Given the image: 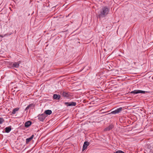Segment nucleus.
I'll return each instance as SVG.
<instances>
[{
  "mask_svg": "<svg viewBox=\"0 0 153 153\" xmlns=\"http://www.w3.org/2000/svg\"><path fill=\"white\" fill-rule=\"evenodd\" d=\"M109 9L105 6L103 7L98 13V17L100 19L106 16L108 14Z\"/></svg>",
  "mask_w": 153,
  "mask_h": 153,
  "instance_id": "1",
  "label": "nucleus"
},
{
  "mask_svg": "<svg viewBox=\"0 0 153 153\" xmlns=\"http://www.w3.org/2000/svg\"><path fill=\"white\" fill-rule=\"evenodd\" d=\"M122 107H120L117 108L115 110L111 111L110 113H108V114H116L119 113L122 110Z\"/></svg>",
  "mask_w": 153,
  "mask_h": 153,
  "instance_id": "2",
  "label": "nucleus"
},
{
  "mask_svg": "<svg viewBox=\"0 0 153 153\" xmlns=\"http://www.w3.org/2000/svg\"><path fill=\"white\" fill-rule=\"evenodd\" d=\"M146 91H144L140 90H135L131 92V94H136L138 93H143L145 94Z\"/></svg>",
  "mask_w": 153,
  "mask_h": 153,
  "instance_id": "3",
  "label": "nucleus"
},
{
  "mask_svg": "<svg viewBox=\"0 0 153 153\" xmlns=\"http://www.w3.org/2000/svg\"><path fill=\"white\" fill-rule=\"evenodd\" d=\"M65 104L67 106H76V103L75 102H65Z\"/></svg>",
  "mask_w": 153,
  "mask_h": 153,
  "instance_id": "4",
  "label": "nucleus"
},
{
  "mask_svg": "<svg viewBox=\"0 0 153 153\" xmlns=\"http://www.w3.org/2000/svg\"><path fill=\"white\" fill-rule=\"evenodd\" d=\"M62 95L64 97L67 99H69L71 98V95L68 93L65 92H63L62 93Z\"/></svg>",
  "mask_w": 153,
  "mask_h": 153,
  "instance_id": "5",
  "label": "nucleus"
},
{
  "mask_svg": "<svg viewBox=\"0 0 153 153\" xmlns=\"http://www.w3.org/2000/svg\"><path fill=\"white\" fill-rule=\"evenodd\" d=\"M89 145V142L85 141L84 142L82 149V151H83L85 150Z\"/></svg>",
  "mask_w": 153,
  "mask_h": 153,
  "instance_id": "6",
  "label": "nucleus"
},
{
  "mask_svg": "<svg viewBox=\"0 0 153 153\" xmlns=\"http://www.w3.org/2000/svg\"><path fill=\"white\" fill-rule=\"evenodd\" d=\"M114 127V126L111 124L109 126L105 128L104 129V131H109L112 129Z\"/></svg>",
  "mask_w": 153,
  "mask_h": 153,
  "instance_id": "7",
  "label": "nucleus"
},
{
  "mask_svg": "<svg viewBox=\"0 0 153 153\" xmlns=\"http://www.w3.org/2000/svg\"><path fill=\"white\" fill-rule=\"evenodd\" d=\"M44 114H42L39 116L38 119L41 121H43L45 118V116Z\"/></svg>",
  "mask_w": 153,
  "mask_h": 153,
  "instance_id": "8",
  "label": "nucleus"
},
{
  "mask_svg": "<svg viewBox=\"0 0 153 153\" xmlns=\"http://www.w3.org/2000/svg\"><path fill=\"white\" fill-rule=\"evenodd\" d=\"M34 137V135H32L30 137L27 138L26 140V143L27 144H28L29 142L32 140Z\"/></svg>",
  "mask_w": 153,
  "mask_h": 153,
  "instance_id": "9",
  "label": "nucleus"
},
{
  "mask_svg": "<svg viewBox=\"0 0 153 153\" xmlns=\"http://www.w3.org/2000/svg\"><path fill=\"white\" fill-rule=\"evenodd\" d=\"M53 98L55 100H59L60 98V96L59 94H54L53 96Z\"/></svg>",
  "mask_w": 153,
  "mask_h": 153,
  "instance_id": "10",
  "label": "nucleus"
},
{
  "mask_svg": "<svg viewBox=\"0 0 153 153\" xmlns=\"http://www.w3.org/2000/svg\"><path fill=\"white\" fill-rule=\"evenodd\" d=\"M31 124V122L30 121H28L26 122L25 124V126L26 127H28Z\"/></svg>",
  "mask_w": 153,
  "mask_h": 153,
  "instance_id": "11",
  "label": "nucleus"
},
{
  "mask_svg": "<svg viewBox=\"0 0 153 153\" xmlns=\"http://www.w3.org/2000/svg\"><path fill=\"white\" fill-rule=\"evenodd\" d=\"M19 64L18 62H14L13 63L12 67L15 68H18L19 66Z\"/></svg>",
  "mask_w": 153,
  "mask_h": 153,
  "instance_id": "12",
  "label": "nucleus"
},
{
  "mask_svg": "<svg viewBox=\"0 0 153 153\" xmlns=\"http://www.w3.org/2000/svg\"><path fill=\"white\" fill-rule=\"evenodd\" d=\"M52 113V111L51 110H45L44 112V113L47 115H50Z\"/></svg>",
  "mask_w": 153,
  "mask_h": 153,
  "instance_id": "13",
  "label": "nucleus"
},
{
  "mask_svg": "<svg viewBox=\"0 0 153 153\" xmlns=\"http://www.w3.org/2000/svg\"><path fill=\"white\" fill-rule=\"evenodd\" d=\"M5 132L8 133L11 130V128L9 127H7L5 128Z\"/></svg>",
  "mask_w": 153,
  "mask_h": 153,
  "instance_id": "14",
  "label": "nucleus"
},
{
  "mask_svg": "<svg viewBox=\"0 0 153 153\" xmlns=\"http://www.w3.org/2000/svg\"><path fill=\"white\" fill-rule=\"evenodd\" d=\"M33 104L31 103L28 105L25 109V111H27L28 109L30 108L32 106Z\"/></svg>",
  "mask_w": 153,
  "mask_h": 153,
  "instance_id": "15",
  "label": "nucleus"
},
{
  "mask_svg": "<svg viewBox=\"0 0 153 153\" xmlns=\"http://www.w3.org/2000/svg\"><path fill=\"white\" fill-rule=\"evenodd\" d=\"M19 110V108H14L12 112V113L13 114H15L16 112L17 111Z\"/></svg>",
  "mask_w": 153,
  "mask_h": 153,
  "instance_id": "16",
  "label": "nucleus"
},
{
  "mask_svg": "<svg viewBox=\"0 0 153 153\" xmlns=\"http://www.w3.org/2000/svg\"><path fill=\"white\" fill-rule=\"evenodd\" d=\"M4 121V119L2 118H0V124H1Z\"/></svg>",
  "mask_w": 153,
  "mask_h": 153,
  "instance_id": "17",
  "label": "nucleus"
},
{
  "mask_svg": "<svg viewBox=\"0 0 153 153\" xmlns=\"http://www.w3.org/2000/svg\"><path fill=\"white\" fill-rule=\"evenodd\" d=\"M114 153H125L123 152L120 151V150H118L116 152H114Z\"/></svg>",
  "mask_w": 153,
  "mask_h": 153,
  "instance_id": "18",
  "label": "nucleus"
},
{
  "mask_svg": "<svg viewBox=\"0 0 153 153\" xmlns=\"http://www.w3.org/2000/svg\"><path fill=\"white\" fill-rule=\"evenodd\" d=\"M147 148L149 149H150L151 148V146L150 144H147Z\"/></svg>",
  "mask_w": 153,
  "mask_h": 153,
  "instance_id": "19",
  "label": "nucleus"
},
{
  "mask_svg": "<svg viewBox=\"0 0 153 153\" xmlns=\"http://www.w3.org/2000/svg\"><path fill=\"white\" fill-rule=\"evenodd\" d=\"M6 35V34L4 35V36L0 35V37H1L3 38V37H4Z\"/></svg>",
  "mask_w": 153,
  "mask_h": 153,
  "instance_id": "20",
  "label": "nucleus"
}]
</instances>
